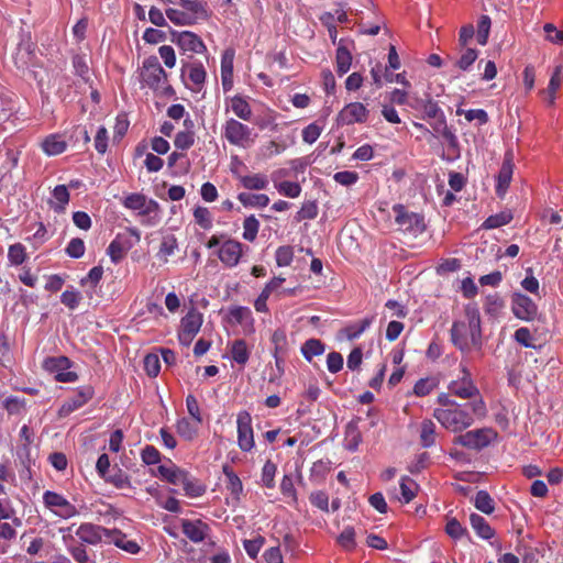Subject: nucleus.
Here are the masks:
<instances>
[{
	"mask_svg": "<svg viewBox=\"0 0 563 563\" xmlns=\"http://www.w3.org/2000/svg\"><path fill=\"white\" fill-rule=\"evenodd\" d=\"M141 78L142 81L154 91L164 90L166 93L173 92L170 86H165L167 82V74L161 66L158 58L154 55L144 59Z\"/></svg>",
	"mask_w": 563,
	"mask_h": 563,
	"instance_id": "obj_1",
	"label": "nucleus"
},
{
	"mask_svg": "<svg viewBox=\"0 0 563 563\" xmlns=\"http://www.w3.org/2000/svg\"><path fill=\"white\" fill-rule=\"evenodd\" d=\"M434 418L446 429L454 432L462 431L473 423L472 415L459 406L454 408L435 409Z\"/></svg>",
	"mask_w": 563,
	"mask_h": 563,
	"instance_id": "obj_2",
	"label": "nucleus"
},
{
	"mask_svg": "<svg viewBox=\"0 0 563 563\" xmlns=\"http://www.w3.org/2000/svg\"><path fill=\"white\" fill-rule=\"evenodd\" d=\"M394 212L396 213V223L399 224L404 231L418 234L426 230L423 218L418 213L408 212L402 205H396Z\"/></svg>",
	"mask_w": 563,
	"mask_h": 563,
	"instance_id": "obj_3",
	"label": "nucleus"
},
{
	"mask_svg": "<svg viewBox=\"0 0 563 563\" xmlns=\"http://www.w3.org/2000/svg\"><path fill=\"white\" fill-rule=\"evenodd\" d=\"M511 310L518 319L523 321H533L538 316L537 305L530 297L523 294H515L512 296Z\"/></svg>",
	"mask_w": 563,
	"mask_h": 563,
	"instance_id": "obj_4",
	"label": "nucleus"
},
{
	"mask_svg": "<svg viewBox=\"0 0 563 563\" xmlns=\"http://www.w3.org/2000/svg\"><path fill=\"white\" fill-rule=\"evenodd\" d=\"M515 169L514 163V152L511 148L507 150L498 173L496 192L498 197L504 198L510 181L512 179V174Z\"/></svg>",
	"mask_w": 563,
	"mask_h": 563,
	"instance_id": "obj_5",
	"label": "nucleus"
},
{
	"mask_svg": "<svg viewBox=\"0 0 563 563\" xmlns=\"http://www.w3.org/2000/svg\"><path fill=\"white\" fill-rule=\"evenodd\" d=\"M252 417L247 411L238 415V444L242 451H251L254 446Z\"/></svg>",
	"mask_w": 563,
	"mask_h": 563,
	"instance_id": "obj_6",
	"label": "nucleus"
},
{
	"mask_svg": "<svg viewBox=\"0 0 563 563\" xmlns=\"http://www.w3.org/2000/svg\"><path fill=\"white\" fill-rule=\"evenodd\" d=\"M170 41L177 44L181 49L192 53H203L206 45L202 40L190 31L177 32L170 31Z\"/></svg>",
	"mask_w": 563,
	"mask_h": 563,
	"instance_id": "obj_7",
	"label": "nucleus"
},
{
	"mask_svg": "<svg viewBox=\"0 0 563 563\" xmlns=\"http://www.w3.org/2000/svg\"><path fill=\"white\" fill-rule=\"evenodd\" d=\"M44 504L48 508H58L59 510L56 514L63 518H71L78 514L77 508L71 505L66 498L62 495L47 490L43 495Z\"/></svg>",
	"mask_w": 563,
	"mask_h": 563,
	"instance_id": "obj_8",
	"label": "nucleus"
},
{
	"mask_svg": "<svg viewBox=\"0 0 563 563\" xmlns=\"http://www.w3.org/2000/svg\"><path fill=\"white\" fill-rule=\"evenodd\" d=\"M489 430L478 429L468 431L454 439V443L465 446L467 449L481 450L490 443L488 435Z\"/></svg>",
	"mask_w": 563,
	"mask_h": 563,
	"instance_id": "obj_9",
	"label": "nucleus"
},
{
	"mask_svg": "<svg viewBox=\"0 0 563 563\" xmlns=\"http://www.w3.org/2000/svg\"><path fill=\"white\" fill-rule=\"evenodd\" d=\"M368 110L361 102H352L345 106L338 115L341 124L362 123L367 120Z\"/></svg>",
	"mask_w": 563,
	"mask_h": 563,
	"instance_id": "obj_10",
	"label": "nucleus"
},
{
	"mask_svg": "<svg viewBox=\"0 0 563 563\" xmlns=\"http://www.w3.org/2000/svg\"><path fill=\"white\" fill-rule=\"evenodd\" d=\"M251 130L247 125L239 122L235 119H230L225 123L224 136L229 143L233 145H243L244 142L250 140Z\"/></svg>",
	"mask_w": 563,
	"mask_h": 563,
	"instance_id": "obj_11",
	"label": "nucleus"
},
{
	"mask_svg": "<svg viewBox=\"0 0 563 563\" xmlns=\"http://www.w3.org/2000/svg\"><path fill=\"white\" fill-rule=\"evenodd\" d=\"M354 47V41L350 38H340L338 42L335 63L336 71L340 76L350 70L352 64L351 48Z\"/></svg>",
	"mask_w": 563,
	"mask_h": 563,
	"instance_id": "obj_12",
	"label": "nucleus"
},
{
	"mask_svg": "<svg viewBox=\"0 0 563 563\" xmlns=\"http://www.w3.org/2000/svg\"><path fill=\"white\" fill-rule=\"evenodd\" d=\"M181 528L183 533L195 543L202 542L206 539L208 531L210 530L209 526L200 519H183Z\"/></svg>",
	"mask_w": 563,
	"mask_h": 563,
	"instance_id": "obj_13",
	"label": "nucleus"
},
{
	"mask_svg": "<svg viewBox=\"0 0 563 563\" xmlns=\"http://www.w3.org/2000/svg\"><path fill=\"white\" fill-rule=\"evenodd\" d=\"M107 528L93 523H81L76 530V536L82 543L98 544L106 538Z\"/></svg>",
	"mask_w": 563,
	"mask_h": 563,
	"instance_id": "obj_14",
	"label": "nucleus"
},
{
	"mask_svg": "<svg viewBox=\"0 0 563 563\" xmlns=\"http://www.w3.org/2000/svg\"><path fill=\"white\" fill-rule=\"evenodd\" d=\"M241 255L242 243L234 240L225 241L218 252L220 261L230 267H233L239 263Z\"/></svg>",
	"mask_w": 563,
	"mask_h": 563,
	"instance_id": "obj_15",
	"label": "nucleus"
},
{
	"mask_svg": "<svg viewBox=\"0 0 563 563\" xmlns=\"http://www.w3.org/2000/svg\"><path fill=\"white\" fill-rule=\"evenodd\" d=\"M45 364L48 368L57 371V374L55 375V379L57 382L67 383L75 382L77 379V374L75 372L65 371L69 367V360L65 356L47 358Z\"/></svg>",
	"mask_w": 563,
	"mask_h": 563,
	"instance_id": "obj_16",
	"label": "nucleus"
},
{
	"mask_svg": "<svg viewBox=\"0 0 563 563\" xmlns=\"http://www.w3.org/2000/svg\"><path fill=\"white\" fill-rule=\"evenodd\" d=\"M104 541L107 543H113L115 547L135 554L140 551V547L132 540H126V536L118 529H107Z\"/></svg>",
	"mask_w": 563,
	"mask_h": 563,
	"instance_id": "obj_17",
	"label": "nucleus"
},
{
	"mask_svg": "<svg viewBox=\"0 0 563 563\" xmlns=\"http://www.w3.org/2000/svg\"><path fill=\"white\" fill-rule=\"evenodd\" d=\"M464 376L461 380H454L449 385V390L452 395L459 396L461 398H472L475 394L478 393L477 388L473 385L470 374L463 369Z\"/></svg>",
	"mask_w": 563,
	"mask_h": 563,
	"instance_id": "obj_18",
	"label": "nucleus"
},
{
	"mask_svg": "<svg viewBox=\"0 0 563 563\" xmlns=\"http://www.w3.org/2000/svg\"><path fill=\"white\" fill-rule=\"evenodd\" d=\"M451 340L453 344L461 351L470 347V332L465 322L455 321L451 329Z\"/></svg>",
	"mask_w": 563,
	"mask_h": 563,
	"instance_id": "obj_19",
	"label": "nucleus"
},
{
	"mask_svg": "<svg viewBox=\"0 0 563 563\" xmlns=\"http://www.w3.org/2000/svg\"><path fill=\"white\" fill-rule=\"evenodd\" d=\"M202 324V313L196 308H191L187 314L181 319L180 330L187 333L197 334Z\"/></svg>",
	"mask_w": 563,
	"mask_h": 563,
	"instance_id": "obj_20",
	"label": "nucleus"
},
{
	"mask_svg": "<svg viewBox=\"0 0 563 563\" xmlns=\"http://www.w3.org/2000/svg\"><path fill=\"white\" fill-rule=\"evenodd\" d=\"M470 522L479 538L484 540H490L493 538V528L483 516L473 512L470 516Z\"/></svg>",
	"mask_w": 563,
	"mask_h": 563,
	"instance_id": "obj_21",
	"label": "nucleus"
},
{
	"mask_svg": "<svg viewBox=\"0 0 563 563\" xmlns=\"http://www.w3.org/2000/svg\"><path fill=\"white\" fill-rule=\"evenodd\" d=\"M468 323H466L473 345L479 344L481 341V319L479 313L474 308L466 309Z\"/></svg>",
	"mask_w": 563,
	"mask_h": 563,
	"instance_id": "obj_22",
	"label": "nucleus"
},
{
	"mask_svg": "<svg viewBox=\"0 0 563 563\" xmlns=\"http://www.w3.org/2000/svg\"><path fill=\"white\" fill-rule=\"evenodd\" d=\"M157 473L161 477L166 479L168 483H170L173 485H179L180 482L185 481L186 471L172 464V466L159 465L157 467Z\"/></svg>",
	"mask_w": 563,
	"mask_h": 563,
	"instance_id": "obj_23",
	"label": "nucleus"
},
{
	"mask_svg": "<svg viewBox=\"0 0 563 563\" xmlns=\"http://www.w3.org/2000/svg\"><path fill=\"white\" fill-rule=\"evenodd\" d=\"M345 448L354 452L357 450L360 443L362 442V434L358 430L357 421L351 420L345 428Z\"/></svg>",
	"mask_w": 563,
	"mask_h": 563,
	"instance_id": "obj_24",
	"label": "nucleus"
},
{
	"mask_svg": "<svg viewBox=\"0 0 563 563\" xmlns=\"http://www.w3.org/2000/svg\"><path fill=\"white\" fill-rule=\"evenodd\" d=\"M107 483L112 484L119 489L130 488L131 483L129 479V476L125 472H123L120 467L117 465L113 466L110 471V473L106 474V476L102 477Z\"/></svg>",
	"mask_w": 563,
	"mask_h": 563,
	"instance_id": "obj_25",
	"label": "nucleus"
},
{
	"mask_svg": "<svg viewBox=\"0 0 563 563\" xmlns=\"http://www.w3.org/2000/svg\"><path fill=\"white\" fill-rule=\"evenodd\" d=\"M129 249L130 245L128 244V242L117 236L108 246L107 252L111 261L114 264H118L119 262L122 261Z\"/></svg>",
	"mask_w": 563,
	"mask_h": 563,
	"instance_id": "obj_26",
	"label": "nucleus"
},
{
	"mask_svg": "<svg viewBox=\"0 0 563 563\" xmlns=\"http://www.w3.org/2000/svg\"><path fill=\"white\" fill-rule=\"evenodd\" d=\"M178 3L195 14V18L208 19V5L206 1L202 0H178Z\"/></svg>",
	"mask_w": 563,
	"mask_h": 563,
	"instance_id": "obj_27",
	"label": "nucleus"
},
{
	"mask_svg": "<svg viewBox=\"0 0 563 563\" xmlns=\"http://www.w3.org/2000/svg\"><path fill=\"white\" fill-rule=\"evenodd\" d=\"M239 201L244 207H266L269 203V198L264 194H250L241 192L238 196Z\"/></svg>",
	"mask_w": 563,
	"mask_h": 563,
	"instance_id": "obj_28",
	"label": "nucleus"
},
{
	"mask_svg": "<svg viewBox=\"0 0 563 563\" xmlns=\"http://www.w3.org/2000/svg\"><path fill=\"white\" fill-rule=\"evenodd\" d=\"M239 179L242 186L249 190H262L268 185L266 176L261 174L240 176Z\"/></svg>",
	"mask_w": 563,
	"mask_h": 563,
	"instance_id": "obj_29",
	"label": "nucleus"
},
{
	"mask_svg": "<svg viewBox=\"0 0 563 563\" xmlns=\"http://www.w3.org/2000/svg\"><path fill=\"white\" fill-rule=\"evenodd\" d=\"M325 346L319 339H309L301 346V353L308 362H311L313 356L323 354Z\"/></svg>",
	"mask_w": 563,
	"mask_h": 563,
	"instance_id": "obj_30",
	"label": "nucleus"
},
{
	"mask_svg": "<svg viewBox=\"0 0 563 563\" xmlns=\"http://www.w3.org/2000/svg\"><path fill=\"white\" fill-rule=\"evenodd\" d=\"M68 551L78 563H96L95 555H90L82 543H78L73 539V543L68 545Z\"/></svg>",
	"mask_w": 563,
	"mask_h": 563,
	"instance_id": "obj_31",
	"label": "nucleus"
},
{
	"mask_svg": "<svg viewBox=\"0 0 563 563\" xmlns=\"http://www.w3.org/2000/svg\"><path fill=\"white\" fill-rule=\"evenodd\" d=\"M420 441L423 448H430L435 442V424L427 419L421 422Z\"/></svg>",
	"mask_w": 563,
	"mask_h": 563,
	"instance_id": "obj_32",
	"label": "nucleus"
},
{
	"mask_svg": "<svg viewBox=\"0 0 563 563\" xmlns=\"http://www.w3.org/2000/svg\"><path fill=\"white\" fill-rule=\"evenodd\" d=\"M231 355L234 362L244 365L249 361L250 352L246 342L242 339L235 340L232 343Z\"/></svg>",
	"mask_w": 563,
	"mask_h": 563,
	"instance_id": "obj_33",
	"label": "nucleus"
},
{
	"mask_svg": "<svg viewBox=\"0 0 563 563\" xmlns=\"http://www.w3.org/2000/svg\"><path fill=\"white\" fill-rule=\"evenodd\" d=\"M42 148L47 155H58L66 150V142L56 135H51L43 141Z\"/></svg>",
	"mask_w": 563,
	"mask_h": 563,
	"instance_id": "obj_34",
	"label": "nucleus"
},
{
	"mask_svg": "<svg viewBox=\"0 0 563 563\" xmlns=\"http://www.w3.org/2000/svg\"><path fill=\"white\" fill-rule=\"evenodd\" d=\"M223 473L228 478L227 489L235 497L239 498L243 490V485L239 476L228 465L223 466Z\"/></svg>",
	"mask_w": 563,
	"mask_h": 563,
	"instance_id": "obj_35",
	"label": "nucleus"
},
{
	"mask_svg": "<svg viewBox=\"0 0 563 563\" xmlns=\"http://www.w3.org/2000/svg\"><path fill=\"white\" fill-rule=\"evenodd\" d=\"M492 26V20L489 15L484 14L481 15L478 22H477V30H476V41L481 45H486L488 43L489 32Z\"/></svg>",
	"mask_w": 563,
	"mask_h": 563,
	"instance_id": "obj_36",
	"label": "nucleus"
},
{
	"mask_svg": "<svg viewBox=\"0 0 563 563\" xmlns=\"http://www.w3.org/2000/svg\"><path fill=\"white\" fill-rule=\"evenodd\" d=\"M419 485L408 476H404L400 481V490L404 503H410L417 495Z\"/></svg>",
	"mask_w": 563,
	"mask_h": 563,
	"instance_id": "obj_37",
	"label": "nucleus"
},
{
	"mask_svg": "<svg viewBox=\"0 0 563 563\" xmlns=\"http://www.w3.org/2000/svg\"><path fill=\"white\" fill-rule=\"evenodd\" d=\"M231 102H232L231 107H232L233 112L240 119L245 120V121L251 119L252 110L245 99H243L240 96H235L232 98Z\"/></svg>",
	"mask_w": 563,
	"mask_h": 563,
	"instance_id": "obj_38",
	"label": "nucleus"
},
{
	"mask_svg": "<svg viewBox=\"0 0 563 563\" xmlns=\"http://www.w3.org/2000/svg\"><path fill=\"white\" fill-rule=\"evenodd\" d=\"M562 69H563L562 66L558 65L554 68V71H553V74H552V76L550 78V81H549V85H548V89H547V93L549 95V103L550 104L554 103L555 93H556L558 89L561 86V82H562V78H561Z\"/></svg>",
	"mask_w": 563,
	"mask_h": 563,
	"instance_id": "obj_39",
	"label": "nucleus"
},
{
	"mask_svg": "<svg viewBox=\"0 0 563 563\" xmlns=\"http://www.w3.org/2000/svg\"><path fill=\"white\" fill-rule=\"evenodd\" d=\"M444 143L448 145V159L453 161L460 157V145L456 136L451 130L442 134Z\"/></svg>",
	"mask_w": 563,
	"mask_h": 563,
	"instance_id": "obj_40",
	"label": "nucleus"
},
{
	"mask_svg": "<svg viewBox=\"0 0 563 563\" xmlns=\"http://www.w3.org/2000/svg\"><path fill=\"white\" fill-rule=\"evenodd\" d=\"M166 16L177 25H191L195 23L196 18L176 9H167Z\"/></svg>",
	"mask_w": 563,
	"mask_h": 563,
	"instance_id": "obj_41",
	"label": "nucleus"
},
{
	"mask_svg": "<svg viewBox=\"0 0 563 563\" xmlns=\"http://www.w3.org/2000/svg\"><path fill=\"white\" fill-rule=\"evenodd\" d=\"M474 505L479 511L490 515L493 512V499L486 490H479L474 499Z\"/></svg>",
	"mask_w": 563,
	"mask_h": 563,
	"instance_id": "obj_42",
	"label": "nucleus"
},
{
	"mask_svg": "<svg viewBox=\"0 0 563 563\" xmlns=\"http://www.w3.org/2000/svg\"><path fill=\"white\" fill-rule=\"evenodd\" d=\"M230 320L234 321L239 324H243L246 322L252 323V312L247 307H233L229 311Z\"/></svg>",
	"mask_w": 563,
	"mask_h": 563,
	"instance_id": "obj_43",
	"label": "nucleus"
},
{
	"mask_svg": "<svg viewBox=\"0 0 563 563\" xmlns=\"http://www.w3.org/2000/svg\"><path fill=\"white\" fill-rule=\"evenodd\" d=\"M179 485H183L185 494L189 497H199L205 493V487L197 482L192 481L188 474L185 473V481L180 482Z\"/></svg>",
	"mask_w": 563,
	"mask_h": 563,
	"instance_id": "obj_44",
	"label": "nucleus"
},
{
	"mask_svg": "<svg viewBox=\"0 0 563 563\" xmlns=\"http://www.w3.org/2000/svg\"><path fill=\"white\" fill-rule=\"evenodd\" d=\"M243 228H244L243 238L246 241L253 242L256 239L257 233H258V229H260L258 220L254 216H250V217L245 218V220L243 222Z\"/></svg>",
	"mask_w": 563,
	"mask_h": 563,
	"instance_id": "obj_45",
	"label": "nucleus"
},
{
	"mask_svg": "<svg viewBox=\"0 0 563 563\" xmlns=\"http://www.w3.org/2000/svg\"><path fill=\"white\" fill-rule=\"evenodd\" d=\"M445 532L453 539H461L462 537L468 536L467 529L463 527L456 518L448 519Z\"/></svg>",
	"mask_w": 563,
	"mask_h": 563,
	"instance_id": "obj_46",
	"label": "nucleus"
},
{
	"mask_svg": "<svg viewBox=\"0 0 563 563\" xmlns=\"http://www.w3.org/2000/svg\"><path fill=\"white\" fill-rule=\"evenodd\" d=\"M189 69V79L196 86L200 87L206 80V70L200 63H192L186 66Z\"/></svg>",
	"mask_w": 563,
	"mask_h": 563,
	"instance_id": "obj_47",
	"label": "nucleus"
},
{
	"mask_svg": "<svg viewBox=\"0 0 563 563\" xmlns=\"http://www.w3.org/2000/svg\"><path fill=\"white\" fill-rule=\"evenodd\" d=\"M195 143V134L192 131H181L175 136L174 144L177 148L186 151Z\"/></svg>",
	"mask_w": 563,
	"mask_h": 563,
	"instance_id": "obj_48",
	"label": "nucleus"
},
{
	"mask_svg": "<svg viewBox=\"0 0 563 563\" xmlns=\"http://www.w3.org/2000/svg\"><path fill=\"white\" fill-rule=\"evenodd\" d=\"M194 217L196 222L205 230H208L212 227V217L211 212L206 207H197L194 210Z\"/></svg>",
	"mask_w": 563,
	"mask_h": 563,
	"instance_id": "obj_49",
	"label": "nucleus"
},
{
	"mask_svg": "<svg viewBox=\"0 0 563 563\" xmlns=\"http://www.w3.org/2000/svg\"><path fill=\"white\" fill-rule=\"evenodd\" d=\"M159 211V205L157 201L150 199L147 200L145 198V206L143 207V210L139 212L142 217H148L147 223L154 224L157 221V213Z\"/></svg>",
	"mask_w": 563,
	"mask_h": 563,
	"instance_id": "obj_50",
	"label": "nucleus"
},
{
	"mask_svg": "<svg viewBox=\"0 0 563 563\" xmlns=\"http://www.w3.org/2000/svg\"><path fill=\"white\" fill-rule=\"evenodd\" d=\"M338 542L345 550H353L356 547L354 528H344V530L338 537Z\"/></svg>",
	"mask_w": 563,
	"mask_h": 563,
	"instance_id": "obj_51",
	"label": "nucleus"
},
{
	"mask_svg": "<svg viewBox=\"0 0 563 563\" xmlns=\"http://www.w3.org/2000/svg\"><path fill=\"white\" fill-rule=\"evenodd\" d=\"M144 369L150 377H156L161 371L159 357L150 353L144 357Z\"/></svg>",
	"mask_w": 563,
	"mask_h": 563,
	"instance_id": "obj_52",
	"label": "nucleus"
},
{
	"mask_svg": "<svg viewBox=\"0 0 563 563\" xmlns=\"http://www.w3.org/2000/svg\"><path fill=\"white\" fill-rule=\"evenodd\" d=\"M318 216V205L316 201H307L302 205L296 214V220L301 221L305 219L312 220Z\"/></svg>",
	"mask_w": 563,
	"mask_h": 563,
	"instance_id": "obj_53",
	"label": "nucleus"
},
{
	"mask_svg": "<svg viewBox=\"0 0 563 563\" xmlns=\"http://www.w3.org/2000/svg\"><path fill=\"white\" fill-rule=\"evenodd\" d=\"M275 354H285L287 350V336L284 330L277 329L272 335Z\"/></svg>",
	"mask_w": 563,
	"mask_h": 563,
	"instance_id": "obj_54",
	"label": "nucleus"
},
{
	"mask_svg": "<svg viewBox=\"0 0 563 563\" xmlns=\"http://www.w3.org/2000/svg\"><path fill=\"white\" fill-rule=\"evenodd\" d=\"M145 198L143 194H130L124 198L123 206L131 210H137L141 212L145 206Z\"/></svg>",
	"mask_w": 563,
	"mask_h": 563,
	"instance_id": "obj_55",
	"label": "nucleus"
},
{
	"mask_svg": "<svg viewBox=\"0 0 563 563\" xmlns=\"http://www.w3.org/2000/svg\"><path fill=\"white\" fill-rule=\"evenodd\" d=\"M53 197L59 202L58 206H54L55 211H64L65 205L69 201V192L65 185H58L53 190Z\"/></svg>",
	"mask_w": 563,
	"mask_h": 563,
	"instance_id": "obj_56",
	"label": "nucleus"
},
{
	"mask_svg": "<svg viewBox=\"0 0 563 563\" xmlns=\"http://www.w3.org/2000/svg\"><path fill=\"white\" fill-rule=\"evenodd\" d=\"M373 318H365L361 320L358 323L351 324L346 328L347 339L354 340L360 336L372 323Z\"/></svg>",
	"mask_w": 563,
	"mask_h": 563,
	"instance_id": "obj_57",
	"label": "nucleus"
},
{
	"mask_svg": "<svg viewBox=\"0 0 563 563\" xmlns=\"http://www.w3.org/2000/svg\"><path fill=\"white\" fill-rule=\"evenodd\" d=\"M66 253L73 258H80L85 254V243L80 238H74L69 241Z\"/></svg>",
	"mask_w": 563,
	"mask_h": 563,
	"instance_id": "obj_58",
	"label": "nucleus"
},
{
	"mask_svg": "<svg viewBox=\"0 0 563 563\" xmlns=\"http://www.w3.org/2000/svg\"><path fill=\"white\" fill-rule=\"evenodd\" d=\"M294 257L292 247L289 245L279 246L276 251V263L278 266L290 265Z\"/></svg>",
	"mask_w": 563,
	"mask_h": 563,
	"instance_id": "obj_59",
	"label": "nucleus"
},
{
	"mask_svg": "<svg viewBox=\"0 0 563 563\" xmlns=\"http://www.w3.org/2000/svg\"><path fill=\"white\" fill-rule=\"evenodd\" d=\"M8 257L14 265H20L25 260V247L21 243L13 244L9 247Z\"/></svg>",
	"mask_w": 563,
	"mask_h": 563,
	"instance_id": "obj_60",
	"label": "nucleus"
},
{
	"mask_svg": "<svg viewBox=\"0 0 563 563\" xmlns=\"http://www.w3.org/2000/svg\"><path fill=\"white\" fill-rule=\"evenodd\" d=\"M95 395V390L91 386H84L79 388L71 397L73 401H76V405L78 408L82 407L85 404H87Z\"/></svg>",
	"mask_w": 563,
	"mask_h": 563,
	"instance_id": "obj_61",
	"label": "nucleus"
},
{
	"mask_svg": "<svg viewBox=\"0 0 563 563\" xmlns=\"http://www.w3.org/2000/svg\"><path fill=\"white\" fill-rule=\"evenodd\" d=\"M275 473H276V465L269 460L266 461V463L263 466V472H262V481L266 487H268V488L274 487Z\"/></svg>",
	"mask_w": 563,
	"mask_h": 563,
	"instance_id": "obj_62",
	"label": "nucleus"
},
{
	"mask_svg": "<svg viewBox=\"0 0 563 563\" xmlns=\"http://www.w3.org/2000/svg\"><path fill=\"white\" fill-rule=\"evenodd\" d=\"M280 194L289 197L297 198L301 192V187L298 183L283 181L277 186Z\"/></svg>",
	"mask_w": 563,
	"mask_h": 563,
	"instance_id": "obj_63",
	"label": "nucleus"
},
{
	"mask_svg": "<svg viewBox=\"0 0 563 563\" xmlns=\"http://www.w3.org/2000/svg\"><path fill=\"white\" fill-rule=\"evenodd\" d=\"M80 299V294L75 290H65L60 296V302L73 310L78 307Z\"/></svg>",
	"mask_w": 563,
	"mask_h": 563,
	"instance_id": "obj_64",
	"label": "nucleus"
}]
</instances>
